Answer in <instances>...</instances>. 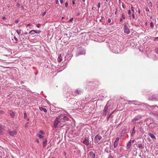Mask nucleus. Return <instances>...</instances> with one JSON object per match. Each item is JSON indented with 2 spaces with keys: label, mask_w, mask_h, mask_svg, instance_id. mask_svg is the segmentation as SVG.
Here are the masks:
<instances>
[{
  "label": "nucleus",
  "mask_w": 158,
  "mask_h": 158,
  "mask_svg": "<svg viewBox=\"0 0 158 158\" xmlns=\"http://www.w3.org/2000/svg\"><path fill=\"white\" fill-rule=\"evenodd\" d=\"M69 118L65 114H61L56 118L53 124L54 127L56 128L58 126L63 127L64 125H61L63 122L68 121Z\"/></svg>",
  "instance_id": "1"
},
{
  "label": "nucleus",
  "mask_w": 158,
  "mask_h": 158,
  "mask_svg": "<svg viewBox=\"0 0 158 158\" xmlns=\"http://www.w3.org/2000/svg\"><path fill=\"white\" fill-rule=\"evenodd\" d=\"M143 116L141 114H139L135 116L134 118L132 119V122H134L136 121L139 120L142 118Z\"/></svg>",
  "instance_id": "2"
},
{
  "label": "nucleus",
  "mask_w": 158,
  "mask_h": 158,
  "mask_svg": "<svg viewBox=\"0 0 158 158\" xmlns=\"http://www.w3.org/2000/svg\"><path fill=\"white\" fill-rule=\"evenodd\" d=\"M148 99L152 101H158V95H154L152 97L149 98Z\"/></svg>",
  "instance_id": "3"
},
{
  "label": "nucleus",
  "mask_w": 158,
  "mask_h": 158,
  "mask_svg": "<svg viewBox=\"0 0 158 158\" xmlns=\"http://www.w3.org/2000/svg\"><path fill=\"white\" fill-rule=\"evenodd\" d=\"M124 32L127 34H129L130 32V31L127 25L125 24L123 26Z\"/></svg>",
  "instance_id": "4"
},
{
  "label": "nucleus",
  "mask_w": 158,
  "mask_h": 158,
  "mask_svg": "<svg viewBox=\"0 0 158 158\" xmlns=\"http://www.w3.org/2000/svg\"><path fill=\"white\" fill-rule=\"evenodd\" d=\"M7 133L8 134L11 136H14L15 135L17 134V131L15 130L13 131H10V130H8L7 131Z\"/></svg>",
  "instance_id": "5"
},
{
  "label": "nucleus",
  "mask_w": 158,
  "mask_h": 158,
  "mask_svg": "<svg viewBox=\"0 0 158 158\" xmlns=\"http://www.w3.org/2000/svg\"><path fill=\"white\" fill-rule=\"evenodd\" d=\"M82 92V91L78 89H76L73 93V95L76 96L78 94H81Z\"/></svg>",
  "instance_id": "6"
},
{
  "label": "nucleus",
  "mask_w": 158,
  "mask_h": 158,
  "mask_svg": "<svg viewBox=\"0 0 158 158\" xmlns=\"http://www.w3.org/2000/svg\"><path fill=\"white\" fill-rule=\"evenodd\" d=\"M102 138V137L98 134L96 135L95 137V142L96 143L98 142Z\"/></svg>",
  "instance_id": "7"
},
{
  "label": "nucleus",
  "mask_w": 158,
  "mask_h": 158,
  "mask_svg": "<svg viewBox=\"0 0 158 158\" xmlns=\"http://www.w3.org/2000/svg\"><path fill=\"white\" fill-rule=\"evenodd\" d=\"M119 140V138L117 137L114 143V148L117 147L118 146V143Z\"/></svg>",
  "instance_id": "8"
},
{
  "label": "nucleus",
  "mask_w": 158,
  "mask_h": 158,
  "mask_svg": "<svg viewBox=\"0 0 158 158\" xmlns=\"http://www.w3.org/2000/svg\"><path fill=\"white\" fill-rule=\"evenodd\" d=\"M95 154L92 151L89 152L88 155V158H95Z\"/></svg>",
  "instance_id": "9"
},
{
  "label": "nucleus",
  "mask_w": 158,
  "mask_h": 158,
  "mask_svg": "<svg viewBox=\"0 0 158 158\" xmlns=\"http://www.w3.org/2000/svg\"><path fill=\"white\" fill-rule=\"evenodd\" d=\"M108 106L107 105V104L105 106L104 109L103 110V115H105L106 114V111H107V110L108 109Z\"/></svg>",
  "instance_id": "10"
},
{
  "label": "nucleus",
  "mask_w": 158,
  "mask_h": 158,
  "mask_svg": "<svg viewBox=\"0 0 158 158\" xmlns=\"http://www.w3.org/2000/svg\"><path fill=\"white\" fill-rule=\"evenodd\" d=\"M32 32H35V33L39 34L41 32V31L39 30L36 31L35 30H32L29 32V34H30L31 35H34V33H32Z\"/></svg>",
  "instance_id": "11"
},
{
  "label": "nucleus",
  "mask_w": 158,
  "mask_h": 158,
  "mask_svg": "<svg viewBox=\"0 0 158 158\" xmlns=\"http://www.w3.org/2000/svg\"><path fill=\"white\" fill-rule=\"evenodd\" d=\"M83 143L86 146L89 144V141L88 139H85L83 141Z\"/></svg>",
  "instance_id": "12"
},
{
  "label": "nucleus",
  "mask_w": 158,
  "mask_h": 158,
  "mask_svg": "<svg viewBox=\"0 0 158 158\" xmlns=\"http://www.w3.org/2000/svg\"><path fill=\"white\" fill-rule=\"evenodd\" d=\"M113 51L114 52L116 53V52H118L119 50V49H118L116 46V45H114L113 48Z\"/></svg>",
  "instance_id": "13"
},
{
  "label": "nucleus",
  "mask_w": 158,
  "mask_h": 158,
  "mask_svg": "<svg viewBox=\"0 0 158 158\" xmlns=\"http://www.w3.org/2000/svg\"><path fill=\"white\" fill-rule=\"evenodd\" d=\"M39 109L41 111H43L45 113H46L47 112V110L46 109L43 108L41 107H39Z\"/></svg>",
  "instance_id": "14"
},
{
  "label": "nucleus",
  "mask_w": 158,
  "mask_h": 158,
  "mask_svg": "<svg viewBox=\"0 0 158 158\" xmlns=\"http://www.w3.org/2000/svg\"><path fill=\"white\" fill-rule=\"evenodd\" d=\"M136 145H137V147L140 149H143L144 148L143 144L140 143L138 144H136Z\"/></svg>",
  "instance_id": "15"
},
{
  "label": "nucleus",
  "mask_w": 158,
  "mask_h": 158,
  "mask_svg": "<svg viewBox=\"0 0 158 158\" xmlns=\"http://www.w3.org/2000/svg\"><path fill=\"white\" fill-rule=\"evenodd\" d=\"M85 51H83L81 52H79L77 54H76V56H77L80 55H83V54L85 55Z\"/></svg>",
  "instance_id": "16"
},
{
  "label": "nucleus",
  "mask_w": 158,
  "mask_h": 158,
  "mask_svg": "<svg viewBox=\"0 0 158 158\" xmlns=\"http://www.w3.org/2000/svg\"><path fill=\"white\" fill-rule=\"evenodd\" d=\"M131 140H130L127 143V149H129L131 146Z\"/></svg>",
  "instance_id": "17"
},
{
  "label": "nucleus",
  "mask_w": 158,
  "mask_h": 158,
  "mask_svg": "<svg viewBox=\"0 0 158 158\" xmlns=\"http://www.w3.org/2000/svg\"><path fill=\"white\" fill-rule=\"evenodd\" d=\"M47 140L46 139H44L43 140V146L44 147H46V146Z\"/></svg>",
  "instance_id": "18"
},
{
  "label": "nucleus",
  "mask_w": 158,
  "mask_h": 158,
  "mask_svg": "<svg viewBox=\"0 0 158 158\" xmlns=\"http://www.w3.org/2000/svg\"><path fill=\"white\" fill-rule=\"evenodd\" d=\"M125 19V17L124 15L123 14H122V18L120 19V21L121 22H122L123 19Z\"/></svg>",
  "instance_id": "19"
},
{
  "label": "nucleus",
  "mask_w": 158,
  "mask_h": 158,
  "mask_svg": "<svg viewBox=\"0 0 158 158\" xmlns=\"http://www.w3.org/2000/svg\"><path fill=\"white\" fill-rule=\"evenodd\" d=\"M62 60V57L61 56V54H60L58 56L57 60L59 62H60Z\"/></svg>",
  "instance_id": "20"
},
{
  "label": "nucleus",
  "mask_w": 158,
  "mask_h": 158,
  "mask_svg": "<svg viewBox=\"0 0 158 158\" xmlns=\"http://www.w3.org/2000/svg\"><path fill=\"white\" fill-rule=\"evenodd\" d=\"M148 135L152 139H156V137L153 134L151 133H149Z\"/></svg>",
  "instance_id": "21"
},
{
  "label": "nucleus",
  "mask_w": 158,
  "mask_h": 158,
  "mask_svg": "<svg viewBox=\"0 0 158 158\" xmlns=\"http://www.w3.org/2000/svg\"><path fill=\"white\" fill-rule=\"evenodd\" d=\"M135 132H136V131L135 129V127H134L132 129V132L131 135V136H132L135 133Z\"/></svg>",
  "instance_id": "22"
},
{
  "label": "nucleus",
  "mask_w": 158,
  "mask_h": 158,
  "mask_svg": "<svg viewBox=\"0 0 158 158\" xmlns=\"http://www.w3.org/2000/svg\"><path fill=\"white\" fill-rule=\"evenodd\" d=\"M4 129H4H0V135H2L4 134V132H3V130Z\"/></svg>",
  "instance_id": "23"
},
{
  "label": "nucleus",
  "mask_w": 158,
  "mask_h": 158,
  "mask_svg": "<svg viewBox=\"0 0 158 158\" xmlns=\"http://www.w3.org/2000/svg\"><path fill=\"white\" fill-rule=\"evenodd\" d=\"M21 31V30L19 29V30H16V32L18 34V35H19L20 34Z\"/></svg>",
  "instance_id": "24"
},
{
  "label": "nucleus",
  "mask_w": 158,
  "mask_h": 158,
  "mask_svg": "<svg viewBox=\"0 0 158 158\" xmlns=\"http://www.w3.org/2000/svg\"><path fill=\"white\" fill-rule=\"evenodd\" d=\"M37 135L38 137H39L40 138H42L44 137V136L39 134H37Z\"/></svg>",
  "instance_id": "25"
},
{
  "label": "nucleus",
  "mask_w": 158,
  "mask_h": 158,
  "mask_svg": "<svg viewBox=\"0 0 158 158\" xmlns=\"http://www.w3.org/2000/svg\"><path fill=\"white\" fill-rule=\"evenodd\" d=\"M154 115L155 117L157 119H158V114L156 113L154 114Z\"/></svg>",
  "instance_id": "26"
},
{
  "label": "nucleus",
  "mask_w": 158,
  "mask_h": 158,
  "mask_svg": "<svg viewBox=\"0 0 158 158\" xmlns=\"http://www.w3.org/2000/svg\"><path fill=\"white\" fill-rule=\"evenodd\" d=\"M14 39H15V40L16 41V42H15V43H17V41H18V39L16 38V37L14 36Z\"/></svg>",
  "instance_id": "27"
},
{
  "label": "nucleus",
  "mask_w": 158,
  "mask_h": 158,
  "mask_svg": "<svg viewBox=\"0 0 158 158\" xmlns=\"http://www.w3.org/2000/svg\"><path fill=\"white\" fill-rule=\"evenodd\" d=\"M153 22H152L150 23V27L152 28L153 27Z\"/></svg>",
  "instance_id": "28"
},
{
  "label": "nucleus",
  "mask_w": 158,
  "mask_h": 158,
  "mask_svg": "<svg viewBox=\"0 0 158 158\" xmlns=\"http://www.w3.org/2000/svg\"><path fill=\"white\" fill-rule=\"evenodd\" d=\"M10 115L12 117H13L15 116V114L13 112H12L10 113Z\"/></svg>",
  "instance_id": "29"
},
{
  "label": "nucleus",
  "mask_w": 158,
  "mask_h": 158,
  "mask_svg": "<svg viewBox=\"0 0 158 158\" xmlns=\"http://www.w3.org/2000/svg\"><path fill=\"white\" fill-rule=\"evenodd\" d=\"M131 10L133 12V13H134L135 12V8L132 6H131Z\"/></svg>",
  "instance_id": "30"
},
{
  "label": "nucleus",
  "mask_w": 158,
  "mask_h": 158,
  "mask_svg": "<svg viewBox=\"0 0 158 158\" xmlns=\"http://www.w3.org/2000/svg\"><path fill=\"white\" fill-rule=\"evenodd\" d=\"M148 106L151 108H152V107H153L154 106L155 107H156L157 108V109H158V106H156V105H155V106L149 105Z\"/></svg>",
  "instance_id": "31"
},
{
  "label": "nucleus",
  "mask_w": 158,
  "mask_h": 158,
  "mask_svg": "<svg viewBox=\"0 0 158 158\" xmlns=\"http://www.w3.org/2000/svg\"><path fill=\"white\" fill-rule=\"evenodd\" d=\"M39 133L40 134H41L42 135H43L44 134V133L43 132V131H39Z\"/></svg>",
  "instance_id": "32"
},
{
  "label": "nucleus",
  "mask_w": 158,
  "mask_h": 158,
  "mask_svg": "<svg viewBox=\"0 0 158 158\" xmlns=\"http://www.w3.org/2000/svg\"><path fill=\"white\" fill-rule=\"evenodd\" d=\"M68 3L67 2H66L65 3V7H67L68 6Z\"/></svg>",
  "instance_id": "33"
},
{
  "label": "nucleus",
  "mask_w": 158,
  "mask_h": 158,
  "mask_svg": "<svg viewBox=\"0 0 158 158\" xmlns=\"http://www.w3.org/2000/svg\"><path fill=\"white\" fill-rule=\"evenodd\" d=\"M111 115V114H110L108 117H106V119H107V121L108 120H109V118H110Z\"/></svg>",
  "instance_id": "34"
},
{
  "label": "nucleus",
  "mask_w": 158,
  "mask_h": 158,
  "mask_svg": "<svg viewBox=\"0 0 158 158\" xmlns=\"http://www.w3.org/2000/svg\"><path fill=\"white\" fill-rule=\"evenodd\" d=\"M41 24H38L37 25V27L38 28H40V27Z\"/></svg>",
  "instance_id": "35"
},
{
  "label": "nucleus",
  "mask_w": 158,
  "mask_h": 158,
  "mask_svg": "<svg viewBox=\"0 0 158 158\" xmlns=\"http://www.w3.org/2000/svg\"><path fill=\"white\" fill-rule=\"evenodd\" d=\"M158 40V37H156L155 38V39H154V41H156L157 40Z\"/></svg>",
  "instance_id": "36"
},
{
  "label": "nucleus",
  "mask_w": 158,
  "mask_h": 158,
  "mask_svg": "<svg viewBox=\"0 0 158 158\" xmlns=\"http://www.w3.org/2000/svg\"><path fill=\"white\" fill-rule=\"evenodd\" d=\"M132 17L133 19H134L135 18V15L134 13H133V14H132Z\"/></svg>",
  "instance_id": "37"
},
{
  "label": "nucleus",
  "mask_w": 158,
  "mask_h": 158,
  "mask_svg": "<svg viewBox=\"0 0 158 158\" xmlns=\"http://www.w3.org/2000/svg\"><path fill=\"white\" fill-rule=\"evenodd\" d=\"M108 158H114V157L112 156L111 155H110Z\"/></svg>",
  "instance_id": "38"
},
{
  "label": "nucleus",
  "mask_w": 158,
  "mask_h": 158,
  "mask_svg": "<svg viewBox=\"0 0 158 158\" xmlns=\"http://www.w3.org/2000/svg\"><path fill=\"white\" fill-rule=\"evenodd\" d=\"M145 10L146 11H149V9L148 7H146L145 8Z\"/></svg>",
  "instance_id": "39"
},
{
  "label": "nucleus",
  "mask_w": 158,
  "mask_h": 158,
  "mask_svg": "<svg viewBox=\"0 0 158 158\" xmlns=\"http://www.w3.org/2000/svg\"><path fill=\"white\" fill-rule=\"evenodd\" d=\"M155 50L156 52L157 53H158V48H156Z\"/></svg>",
  "instance_id": "40"
},
{
  "label": "nucleus",
  "mask_w": 158,
  "mask_h": 158,
  "mask_svg": "<svg viewBox=\"0 0 158 158\" xmlns=\"http://www.w3.org/2000/svg\"><path fill=\"white\" fill-rule=\"evenodd\" d=\"M19 20H15V23H18L19 22Z\"/></svg>",
  "instance_id": "41"
},
{
  "label": "nucleus",
  "mask_w": 158,
  "mask_h": 158,
  "mask_svg": "<svg viewBox=\"0 0 158 158\" xmlns=\"http://www.w3.org/2000/svg\"><path fill=\"white\" fill-rule=\"evenodd\" d=\"M128 14L130 15L131 14V11L130 10H129L128 11Z\"/></svg>",
  "instance_id": "42"
},
{
  "label": "nucleus",
  "mask_w": 158,
  "mask_h": 158,
  "mask_svg": "<svg viewBox=\"0 0 158 158\" xmlns=\"http://www.w3.org/2000/svg\"><path fill=\"white\" fill-rule=\"evenodd\" d=\"M73 18H72L70 19H69V21L70 22H71L72 21H73Z\"/></svg>",
  "instance_id": "43"
},
{
  "label": "nucleus",
  "mask_w": 158,
  "mask_h": 158,
  "mask_svg": "<svg viewBox=\"0 0 158 158\" xmlns=\"http://www.w3.org/2000/svg\"><path fill=\"white\" fill-rule=\"evenodd\" d=\"M59 3L58 0H56V3L57 4Z\"/></svg>",
  "instance_id": "44"
},
{
  "label": "nucleus",
  "mask_w": 158,
  "mask_h": 158,
  "mask_svg": "<svg viewBox=\"0 0 158 158\" xmlns=\"http://www.w3.org/2000/svg\"><path fill=\"white\" fill-rule=\"evenodd\" d=\"M100 6H101V5H100V3H98V8H100Z\"/></svg>",
  "instance_id": "45"
},
{
  "label": "nucleus",
  "mask_w": 158,
  "mask_h": 158,
  "mask_svg": "<svg viewBox=\"0 0 158 158\" xmlns=\"http://www.w3.org/2000/svg\"><path fill=\"white\" fill-rule=\"evenodd\" d=\"M61 4H62L63 3V0H59Z\"/></svg>",
  "instance_id": "46"
},
{
  "label": "nucleus",
  "mask_w": 158,
  "mask_h": 158,
  "mask_svg": "<svg viewBox=\"0 0 158 158\" xmlns=\"http://www.w3.org/2000/svg\"><path fill=\"white\" fill-rule=\"evenodd\" d=\"M0 129H4V127L2 126V125H0Z\"/></svg>",
  "instance_id": "47"
},
{
  "label": "nucleus",
  "mask_w": 158,
  "mask_h": 158,
  "mask_svg": "<svg viewBox=\"0 0 158 158\" xmlns=\"http://www.w3.org/2000/svg\"><path fill=\"white\" fill-rule=\"evenodd\" d=\"M31 23H29L28 24H26V25L27 27L30 26L31 25Z\"/></svg>",
  "instance_id": "48"
},
{
  "label": "nucleus",
  "mask_w": 158,
  "mask_h": 158,
  "mask_svg": "<svg viewBox=\"0 0 158 158\" xmlns=\"http://www.w3.org/2000/svg\"><path fill=\"white\" fill-rule=\"evenodd\" d=\"M108 23H110L111 22V20L110 19H108Z\"/></svg>",
  "instance_id": "49"
},
{
  "label": "nucleus",
  "mask_w": 158,
  "mask_h": 158,
  "mask_svg": "<svg viewBox=\"0 0 158 158\" xmlns=\"http://www.w3.org/2000/svg\"><path fill=\"white\" fill-rule=\"evenodd\" d=\"M27 116V114L26 112L24 113V117H25Z\"/></svg>",
  "instance_id": "50"
},
{
  "label": "nucleus",
  "mask_w": 158,
  "mask_h": 158,
  "mask_svg": "<svg viewBox=\"0 0 158 158\" xmlns=\"http://www.w3.org/2000/svg\"><path fill=\"white\" fill-rule=\"evenodd\" d=\"M46 13V12H44V13H43V14H42V15H43V16H44V15H45Z\"/></svg>",
  "instance_id": "51"
},
{
  "label": "nucleus",
  "mask_w": 158,
  "mask_h": 158,
  "mask_svg": "<svg viewBox=\"0 0 158 158\" xmlns=\"http://www.w3.org/2000/svg\"><path fill=\"white\" fill-rule=\"evenodd\" d=\"M72 3L73 5H74L75 4V2L74 0L72 1Z\"/></svg>",
  "instance_id": "52"
},
{
  "label": "nucleus",
  "mask_w": 158,
  "mask_h": 158,
  "mask_svg": "<svg viewBox=\"0 0 158 158\" xmlns=\"http://www.w3.org/2000/svg\"><path fill=\"white\" fill-rule=\"evenodd\" d=\"M80 15V12L77 13V16H79Z\"/></svg>",
  "instance_id": "53"
},
{
  "label": "nucleus",
  "mask_w": 158,
  "mask_h": 158,
  "mask_svg": "<svg viewBox=\"0 0 158 158\" xmlns=\"http://www.w3.org/2000/svg\"><path fill=\"white\" fill-rule=\"evenodd\" d=\"M3 19H6V17H3L2 18Z\"/></svg>",
  "instance_id": "54"
},
{
  "label": "nucleus",
  "mask_w": 158,
  "mask_h": 158,
  "mask_svg": "<svg viewBox=\"0 0 158 158\" xmlns=\"http://www.w3.org/2000/svg\"><path fill=\"white\" fill-rule=\"evenodd\" d=\"M135 142V140H133L132 141V142L133 143H134Z\"/></svg>",
  "instance_id": "55"
},
{
  "label": "nucleus",
  "mask_w": 158,
  "mask_h": 158,
  "mask_svg": "<svg viewBox=\"0 0 158 158\" xmlns=\"http://www.w3.org/2000/svg\"><path fill=\"white\" fill-rule=\"evenodd\" d=\"M64 35L67 36L68 35V34L67 33H65L64 34Z\"/></svg>",
  "instance_id": "56"
},
{
  "label": "nucleus",
  "mask_w": 158,
  "mask_h": 158,
  "mask_svg": "<svg viewBox=\"0 0 158 158\" xmlns=\"http://www.w3.org/2000/svg\"><path fill=\"white\" fill-rule=\"evenodd\" d=\"M36 141H37L38 143H39V141L38 139H37V140H36Z\"/></svg>",
  "instance_id": "57"
},
{
  "label": "nucleus",
  "mask_w": 158,
  "mask_h": 158,
  "mask_svg": "<svg viewBox=\"0 0 158 158\" xmlns=\"http://www.w3.org/2000/svg\"><path fill=\"white\" fill-rule=\"evenodd\" d=\"M133 102H134V101H131V104H133ZM134 104H136H136H135V103H134Z\"/></svg>",
  "instance_id": "58"
},
{
  "label": "nucleus",
  "mask_w": 158,
  "mask_h": 158,
  "mask_svg": "<svg viewBox=\"0 0 158 158\" xmlns=\"http://www.w3.org/2000/svg\"><path fill=\"white\" fill-rule=\"evenodd\" d=\"M117 12V10L115 11V14H116Z\"/></svg>",
  "instance_id": "59"
},
{
  "label": "nucleus",
  "mask_w": 158,
  "mask_h": 158,
  "mask_svg": "<svg viewBox=\"0 0 158 158\" xmlns=\"http://www.w3.org/2000/svg\"><path fill=\"white\" fill-rule=\"evenodd\" d=\"M17 5L18 6V7H19V4H17Z\"/></svg>",
  "instance_id": "60"
},
{
  "label": "nucleus",
  "mask_w": 158,
  "mask_h": 158,
  "mask_svg": "<svg viewBox=\"0 0 158 158\" xmlns=\"http://www.w3.org/2000/svg\"><path fill=\"white\" fill-rule=\"evenodd\" d=\"M64 19V17H63L61 18V19Z\"/></svg>",
  "instance_id": "61"
},
{
  "label": "nucleus",
  "mask_w": 158,
  "mask_h": 158,
  "mask_svg": "<svg viewBox=\"0 0 158 158\" xmlns=\"http://www.w3.org/2000/svg\"><path fill=\"white\" fill-rule=\"evenodd\" d=\"M106 2H108V0H106Z\"/></svg>",
  "instance_id": "62"
},
{
  "label": "nucleus",
  "mask_w": 158,
  "mask_h": 158,
  "mask_svg": "<svg viewBox=\"0 0 158 158\" xmlns=\"http://www.w3.org/2000/svg\"><path fill=\"white\" fill-rule=\"evenodd\" d=\"M27 34V32H26V33H25V34Z\"/></svg>",
  "instance_id": "63"
},
{
  "label": "nucleus",
  "mask_w": 158,
  "mask_h": 158,
  "mask_svg": "<svg viewBox=\"0 0 158 158\" xmlns=\"http://www.w3.org/2000/svg\"><path fill=\"white\" fill-rule=\"evenodd\" d=\"M135 111V110H132V111Z\"/></svg>",
  "instance_id": "64"
}]
</instances>
